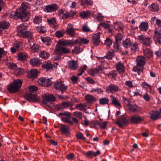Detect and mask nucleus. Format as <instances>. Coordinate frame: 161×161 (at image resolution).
I'll list each match as a JSON object with an SVG mask.
<instances>
[{"mask_svg":"<svg viewBox=\"0 0 161 161\" xmlns=\"http://www.w3.org/2000/svg\"><path fill=\"white\" fill-rule=\"evenodd\" d=\"M28 3H23L20 7L17 9L15 11H12L10 15V17L17 20L20 19L23 22H27L30 19L31 14L27 11Z\"/></svg>","mask_w":161,"mask_h":161,"instance_id":"obj_1","label":"nucleus"},{"mask_svg":"<svg viewBox=\"0 0 161 161\" xmlns=\"http://www.w3.org/2000/svg\"><path fill=\"white\" fill-rule=\"evenodd\" d=\"M70 52V50L62 46H56L54 52V60L57 61L60 59L63 54H68Z\"/></svg>","mask_w":161,"mask_h":161,"instance_id":"obj_2","label":"nucleus"},{"mask_svg":"<svg viewBox=\"0 0 161 161\" xmlns=\"http://www.w3.org/2000/svg\"><path fill=\"white\" fill-rule=\"evenodd\" d=\"M22 84V82L21 80L18 79L14 80L13 83L8 86V90L10 92L15 93L19 90Z\"/></svg>","mask_w":161,"mask_h":161,"instance_id":"obj_3","label":"nucleus"},{"mask_svg":"<svg viewBox=\"0 0 161 161\" xmlns=\"http://www.w3.org/2000/svg\"><path fill=\"white\" fill-rule=\"evenodd\" d=\"M123 46L126 49L130 48L131 51L132 53L136 52V50L138 48V45L136 42L132 43L130 38H127L124 41H123Z\"/></svg>","mask_w":161,"mask_h":161,"instance_id":"obj_4","label":"nucleus"},{"mask_svg":"<svg viewBox=\"0 0 161 161\" xmlns=\"http://www.w3.org/2000/svg\"><path fill=\"white\" fill-rule=\"evenodd\" d=\"M138 40L141 43L147 47H150L152 42L151 37H146L143 35L138 36Z\"/></svg>","mask_w":161,"mask_h":161,"instance_id":"obj_5","label":"nucleus"},{"mask_svg":"<svg viewBox=\"0 0 161 161\" xmlns=\"http://www.w3.org/2000/svg\"><path fill=\"white\" fill-rule=\"evenodd\" d=\"M53 86L55 89L62 93L65 92L68 88V86L65 85L64 82L61 80L56 81L54 84Z\"/></svg>","mask_w":161,"mask_h":161,"instance_id":"obj_6","label":"nucleus"},{"mask_svg":"<svg viewBox=\"0 0 161 161\" xmlns=\"http://www.w3.org/2000/svg\"><path fill=\"white\" fill-rule=\"evenodd\" d=\"M58 115L61 117L63 121L71 125H73V122L69 119L71 117V114L70 113L67 112L60 113Z\"/></svg>","mask_w":161,"mask_h":161,"instance_id":"obj_7","label":"nucleus"},{"mask_svg":"<svg viewBox=\"0 0 161 161\" xmlns=\"http://www.w3.org/2000/svg\"><path fill=\"white\" fill-rule=\"evenodd\" d=\"M153 38L156 42H158L159 44H161V28H156L154 31Z\"/></svg>","mask_w":161,"mask_h":161,"instance_id":"obj_8","label":"nucleus"},{"mask_svg":"<svg viewBox=\"0 0 161 161\" xmlns=\"http://www.w3.org/2000/svg\"><path fill=\"white\" fill-rule=\"evenodd\" d=\"M119 90V87L116 85L111 83L106 87V92L108 93H114Z\"/></svg>","mask_w":161,"mask_h":161,"instance_id":"obj_9","label":"nucleus"},{"mask_svg":"<svg viewBox=\"0 0 161 161\" xmlns=\"http://www.w3.org/2000/svg\"><path fill=\"white\" fill-rule=\"evenodd\" d=\"M24 97L27 100L30 102H36L39 100V98L37 95L31 93L25 94Z\"/></svg>","mask_w":161,"mask_h":161,"instance_id":"obj_10","label":"nucleus"},{"mask_svg":"<svg viewBox=\"0 0 161 161\" xmlns=\"http://www.w3.org/2000/svg\"><path fill=\"white\" fill-rule=\"evenodd\" d=\"M38 82L40 85L43 86H49L52 84V82L51 80L47 78H40L38 80Z\"/></svg>","mask_w":161,"mask_h":161,"instance_id":"obj_11","label":"nucleus"},{"mask_svg":"<svg viewBox=\"0 0 161 161\" xmlns=\"http://www.w3.org/2000/svg\"><path fill=\"white\" fill-rule=\"evenodd\" d=\"M114 123L117 125L119 127L123 128L124 126H127L128 125L129 121L125 117L122 116L120 119H118Z\"/></svg>","mask_w":161,"mask_h":161,"instance_id":"obj_12","label":"nucleus"},{"mask_svg":"<svg viewBox=\"0 0 161 161\" xmlns=\"http://www.w3.org/2000/svg\"><path fill=\"white\" fill-rule=\"evenodd\" d=\"M60 131L61 134L66 136H69L70 134V129L69 126L67 125L60 124Z\"/></svg>","mask_w":161,"mask_h":161,"instance_id":"obj_13","label":"nucleus"},{"mask_svg":"<svg viewBox=\"0 0 161 161\" xmlns=\"http://www.w3.org/2000/svg\"><path fill=\"white\" fill-rule=\"evenodd\" d=\"M55 97L52 94H45L44 96L43 103L44 104L47 105L48 102H51L55 100Z\"/></svg>","mask_w":161,"mask_h":161,"instance_id":"obj_14","label":"nucleus"},{"mask_svg":"<svg viewBox=\"0 0 161 161\" xmlns=\"http://www.w3.org/2000/svg\"><path fill=\"white\" fill-rule=\"evenodd\" d=\"M144 120L143 117L138 115H135L130 118V122L132 124H138Z\"/></svg>","mask_w":161,"mask_h":161,"instance_id":"obj_15","label":"nucleus"},{"mask_svg":"<svg viewBox=\"0 0 161 161\" xmlns=\"http://www.w3.org/2000/svg\"><path fill=\"white\" fill-rule=\"evenodd\" d=\"M75 30H76V29H74L73 25L70 23L68 25L66 32L69 36H74L76 35L75 31Z\"/></svg>","mask_w":161,"mask_h":161,"instance_id":"obj_16","label":"nucleus"},{"mask_svg":"<svg viewBox=\"0 0 161 161\" xmlns=\"http://www.w3.org/2000/svg\"><path fill=\"white\" fill-rule=\"evenodd\" d=\"M129 109L133 113L140 112L141 110V108L135 103L128 104Z\"/></svg>","mask_w":161,"mask_h":161,"instance_id":"obj_17","label":"nucleus"},{"mask_svg":"<svg viewBox=\"0 0 161 161\" xmlns=\"http://www.w3.org/2000/svg\"><path fill=\"white\" fill-rule=\"evenodd\" d=\"M110 97L111 98V104L120 109L121 108L122 105L118 98L113 95H110Z\"/></svg>","mask_w":161,"mask_h":161,"instance_id":"obj_18","label":"nucleus"},{"mask_svg":"<svg viewBox=\"0 0 161 161\" xmlns=\"http://www.w3.org/2000/svg\"><path fill=\"white\" fill-rule=\"evenodd\" d=\"M58 9V6L56 3H53L47 5L45 8L46 11L48 12H53L57 11Z\"/></svg>","mask_w":161,"mask_h":161,"instance_id":"obj_19","label":"nucleus"},{"mask_svg":"<svg viewBox=\"0 0 161 161\" xmlns=\"http://www.w3.org/2000/svg\"><path fill=\"white\" fill-rule=\"evenodd\" d=\"M116 71L120 74H123L125 72V67L121 62L117 63L116 64Z\"/></svg>","mask_w":161,"mask_h":161,"instance_id":"obj_20","label":"nucleus"},{"mask_svg":"<svg viewBox=\"0 0 161 161\" xmlns=\"http://www.w3.org/2000/svg\"><path fill=\"white\" fill-rule=\"evenodd\" d=\"M146 59L144 57L142 56H138L136 59V65L139 66H143L145 65Z\"/></svg>","mask_w":161,"mask_h":161,"instance_id":"obj_21","label":"nucleus"},{"mask_svg":"<svg viewBox=\"0 0 161 161\" xmlns=\"http://www.w3.org/2000/svg\"><path fill=\"white\" fill-rule=\"evenodd\" d=\"M100 33L98 32L94 34L92 37L93 43L94 45L97 46L99 45L100 42Z\"/></svg>","mask_w":161,"mask_h":161,"instance_id":"obj_22","label":"nucleus"},{"mask_svg":"<svg viewBox=\"0 0 161 161\" xmlns=\"http://www.w3.org/2000/svg\"><path fill=\"white\" fill-rule=\"evenodd\" d=\"M41 64V60L37 58H33L30 61V64L33 66H38Z\"/></svg>","mask_w":161,"mask_h":161,"instance_id":"obj_23","label":"nucleus"},{"mask_svg":"<svg viewBox=\"0 0 161 161\" xmlns=\"http://www.w3.org/2000/svg\"><path fill=\"white\" fill-rule=\"evenodd\" d=\"M42 67L47 71L53 70V65L50 62H44L42 65Z\"/></svg>","mask_w":161,"mask_h":161,"instance_id":"obj_24","label":"nucleus"},{"mask_svg":"<svg viewBox=\"0 0 161 161\" xmlns=\"http://www.w3.org/2000/svg\"><path fill=\"white\" fill-rule=\"evenodd\" d=\"M33 33L30 31H26L21 34L19 36L29 39L32 38Z\"/></svg>","mask_w":161,"mask_h":161,"instance_id":"obj_25","label":"nucleus"},{"mask_svg":"<svg viewBox=\"0 0 161 161\" xmlns=\"http://www.w3.org/2000/svg\"><path fill=\"white\" fill-rule=\"evenodd\" d=\"M27 26L24 24H22L19 25L17 27V35L19 36L24 31H26Z\"/></svg>","mask_w":161,"mask_h":161,"instance_id":"obj_26","label":"nucleus"},{"mask_svg":"<svg viewBox=\"0 0 161 161\" xmlns=\"http://www.w3.org/2000/svg\"><path fill=\"white\" fill-rule=\"evenodd\" d=\"M160 113L158 111H152L150 114V118L153 120H157L159 118Z\"/></svg>","mask_w":161,"mask_h":161,"instance_id":"obj_27","label":"nucleus"},{"mask_svg":"<svg viewBox=\"0 0 161 161\" xmlns=\"http://www.w3.org/2000/svg\"><path fill=\"white\" fill-rule=\"evenodd\" d=\"M68 66L69 68L73 70L76 69L78 67V63L74 60L69 61Z\"/></svg>","mask_w":161,"mask_h":161,"instance_id":"obj_28","label":"nucleus"},{"mask_svg":"<svg viewBox=\"0 0 161 161\" xmlns=\"http://www.w3.org/2000/svg\"><path fill=\"white\" fill-rule=\"evenodd\" d=\"M37 71L36 69H32L27 74L28 77L30 79H33L37 76Z\"/></svg>","mask_w":161,"mask_h":161,"instance_id":"obj_29","label":"nucleus"},{"mask_svg":"<svg viewBox=\"0 0 161 161\" xmlns=\"http://www.w3.org/2000/svg\"><path fill=\"white\" fill-rule=\"evenodd\" d=\"M140 31H146L148 28V23L145 22H142L139 26Z\"/></svg>","mask_w":161,"mask_h":161,"instance_id":"obj_30","label":"nucleus"},{"mask_svg":"<svg viewBox=\"0 0 161 161\" xmlns=\"http://www.w3.org/2000/svg\"><path fill=\"white\" fill-rule=\"evenodd\" d=\"M99 25L105 28L108 29L109 30V32H111V35H113V31L114 30L112 29L111 28L110 25L108 24L107 23L102 22L99 24Z\"/></svg>","mask_w":161,"mask_h":161,"instance_id":"obj_31","label":"nucleus"},{"mask_svg":"<svg viewBox=\"0 0 161 161\" xmlns=\"http://www.w3.org/2000/svg\"><path fill=\"white\" fill-rule=\"evenodd\" d=\"M39 55L42 58L46 59H48L50 57V54L47 52L44 51H41L40 52Z\"/></svg>","mask_w":161,"mask_h":161,"instance_id":"obj_32","label":"nucleus"},{"mask_svg":"<svg viewBox=\"0 0 161 161\" xmlns=\"http://www.w3.org/2000/svg\"><path fill=\"white\" fill-rule=\"evenodd\" d=\"M40 39L47 46H49L50 45L51 39L50 37L47 36L45 37L41 36Z\"/></svg>","mask_w":161,"mask_h":161,"instance_id":"obj_33","label":"nucleus"},{"mask_svg":"<svg viewBox=\"0 0 161 161\" xmlns=\"http://www.w3.org/2000/svg\"><path fill=\"white\" fill-rule=\"evenodd\" d=\"M114 52L113 50L108 51L106 53V55L104 57L108 59H111L114 56Z\"/></svg>","mask_w":161,"mask_h":161,"instance_id":"obj_34","label":"nucleus"},{"mask_svg":"<svg viewBox=\"0 0 161 161\" xmlns=\"http://www.w3.org/2000/svg\"><path fill=\"white\" fill-rule=\"evenodd\" d=\"M80 15L81 18L86 19L89 17L91 15L90 12L87 11H83L80 13Z\"/></svg>","mask_w":161,"mask_h":161,"instance_id":"obj_35","label":"nucleus"},{"mask_svg":"<svg viewBox=\"0 0 161 161\" xmlns=\"http://www.w3.org/2000/svg\"><path fill=\"white\" fill-rule=\"evenodd\" d=\"M144 54L146 57L150 58L153 56V53L150 49L147 48L144 50Z\"/></svg>","mask_w":161,"mask_h":161,"instance_id":"obj_36","label":"nucleus"},{"mask_svg":"<svg viewBox=\"0 0 161 161\" xmlns=\"http://www.w3.org/2000/svg\"><path fill=\"white\" fill-rule=\"evenodd\" d=\"M107 125V123L106 122H102L97 120L95 122L94 125L95 126L99 125L100 128L102 129H105L106 128Z\"/></svg>","mask_w":161,"mask_h":161,"instance_id":"obj_37","label":"nucleus"},{"mask_svg":"<svg viewBox=\"0 0 161 161\" xmlns=\"http://www.w3.org/2000/svg\"><path fill=\"white\" fill-rule=\"evenodd\" d=\"M18 57L19 60L21 61L25 60L27 59L28 55L25 53H20L18 54Z\"/></svg>","mask_w":161,"mask_h":161,"instance_id":"obj_38","label":"nucleus"},{"mask_svg":"<svg viewBox=\"0 0 161 161\" xmlns=\"http://www.w3.org/2000/svg\"><path fill=\"white\" fill-rule=\"evenodd\" d=\"M85 99L88 103H92L93 102H95L97 100L96 98L93 97L90 95H87L86 96Z\"/></svg>","mask_w":161,"mask_h":161,"instance_id":"obj_39","label":"nucleus"},{"mask_svg":"<svg viewBox=\"0 0 161 161\" xmlns=\"http://www.w3.org/2000/svg\"><path fill=\"white\" fill-rule=\"evenodd\" d=\"M13 46L18 51L21 50L23 48L22 43L20 42H15L13 44Z\"/></svg>","mask_w":161,"mask_h":161,"instance_id":"obj_40","label":"nucleus"},{"mask_svg":"<svg viewBox=\"0 0 161 161\" xmlns=\"http://www.w3.org/2000/svg\"><path fill=\"white\" fill-rule=\"evenodd\" d=\"M109 102V99L107 97L102 98L99 100V104L102 105L107 104Z\"/></svg>","mask_w":161,"mask_h":161,"instance_id":"obj_41","label":"nucleus"},{"mask_svg":"<svg viewBox=\"0 0 161 161\" xmlns=\"http://www.w3.org/2000/svg\"><path fill=\"white\" fill-rule=\"evenodd\" d=\"M47 21L48 24L51 26H56L57 22L56 21V19L55 18L53 17L49 19H47Z\"/></svg>","mask_w":161,"mask_h":161,"instance_id":"obj_42","label":"nucleus"},{"mask_svg":"<svg viewBox=\"0 0 161 161\" xmlns=\"http://www.w3.org/2000/svg\"><path fill=\"white\" fill-rule=\"evenodd\" d=\"M31 51L34 53L39 52H40V47L39 45L35 44L32 47H31Z\"/></svg>","mask_w":161,"mask_h":161,"instance_id":"obj_43","label":"nucleus"},{"mask_svg":"<svg viewBox=\"0 0 161 161\" xmlns=\"http://www.w3.org/2000/svg\"><path fill=\"white\" fill-rule=\"evenodd\" d=\"M86 107V105L85 103H80L76 105L75 108L79 110H82L85 109Z\"/></svg>","mask_w":161,"mask_h":161,"instance_id":"obj_44","label":"nucleus"},{"mask_svg":"<svg viewBox=\"0 0 161 161\" xmlns=\"http://www.w3.org/2000/svg\"><path fill=\"white\" fill-rule=\"evenodd\" d=\"M77 42L79 44L81 45L83 44H87L89 42V40L86 38H79L77 39Z\"/></svg>","mask_w":161,"mask_h":161,"instance_id":"obj_45","label":"nucleus"},{"mask_svg":"<svg viewBox=\"0 0 161 161\" xmlns=\"http://www.w3.org/2000/svg\"><path fill=\"white\" fill-rule=\"evenodd\" d=\"M150 8L151 10L153 12H157L159 9L158 4L155 3L152 4Z\"/></svg>","mask_w":161,"mask_h":161,"instance_id":"obj_46","label":"nucleus"},{"mask_svg":"<svg viewBox=\"0 0 161 161\" xmlns=\"http://www.w3.org/2000/svg\"><path fill=\"white\" fill-rule=\"evenodd\" d=\"M9 23L8 22L3 21L0 23V28L3 29H5L8 28Z\"/></svg>","mask_w":161,"mask_h":161,"instance_id":"obj_47","label":"nucleus"},{"mask_svg":"<svg viewBox=\"0 0 161 161\" xmlns=\"http://www.w3.org/2000/svg\"><path fill=\"white\" fill-rule=\"evenodd\" d=\"M42 17L39 16H36L34 18L33 22L34 24H39L42 22Z\"/></svg>","mask_w":161,"mask_h":161,"instance_id":"obj_48","label":"nucleus"},{"mask_svg":"<svg viewBox=\"0 0 161 161\" xmlns=\"http://www.w3.org/2000/svg\"><path fill=\"white\" fill-rule=\"evenodd\" d=\"M81 3L80 5L83 6L85 4L88 5H92L93 4V2L91 0H81Z\"/></svg>","mask_w":161,"mask_h":161,"instance_id":"obj_49","label":"nucleus"},{"mask_svg":"<svg viewBox=\"0 0 161 161\" xmlns=\"http://www.w3.org/2000/svg\"><path fill=\"white\" fill-rule=\"evenodd\" d=\"M90 92L93 93L96 95H97L101 93L103 91L102 89L100 88H97L96 89L92 88L90 91Z\"/></svg>","mask_w":161,"mask_h":161,"instance_id":"obj_50","label":"nucleus"},{"mask_svg":"<svg viewBox=\"0 0 161 161\" xmlns=\"http://www.w3.org/2000/svg\"><path fill=\"white\" fill-rule=\"evenodd\" d=\"M65 33V32L63 31H58L55 32V36L58 38L62 37L64 36Z\"/></svg>","mask_w":161,"mask_h":161,"instance_id":"obj_51","label":"nucleus"},{"mask_svg":"<svg viewBox=\"0 0 161 161\" xmlns=\"http://www.w3.org/2000/svg\"><path fill=\"white\" fill-rule=\"evenodd\" d=\"M114 28L117 30L120 31L123 29V26L122 25L118 23H114Z\"/></svg>","mask_w":161,"mask_h":161,"instance_id":"obj_52","label":"nucleus"},{"mask_svg":"<svg viewBox=\"0 0 161 161\" xmlns=\"http://www.w3.org/2000/svg\"><path fill=\"white\" fill-rule=\"evenodd\" d=\"M25 43L28 45L30 46V48L31 47H32L35 44V41L32 38L28 39L27 40L25 41Z\"/></svg>","mask_w":161,"mask_h":161,"instance_id":"obj_53","label":"nucleus"},{"mask_svg":"<svg viewBox=\"0 0 161 161\" xmlns=\"http://www.w3.org/2000/svg\"><path fill=\"white\" fill-rule=\"evenodd\" d=\"M107 75L109 78H114L117 76V73L116 70H114L107 74Z\"/></svg>","mask_w":161,"mask_h":161,"instance_id":"obj_54","label":"nucleus"},{"mask_svg":"<svg viewBox=\"0 0 161 161\" xmlns=\"http://www.w3.org/2000/svg\"><path fill=\"white\" fill-rule=\"evenodd\" d=\"M88 73L90 75L93 76L97 75L98 73L97 68L91 69L89 71Z\"/></svg>","mask_w":161,"mask_h":161,"instance_id":"obj_55","label":"nucleus"},{"mask_svg":"<svg viewBox=\"0 0 161 161\" xmlns=\"http://www.w3.org/2000/svg\"><path fill=\"white\" fill-rule=\"evenodd\" d=\"M78 44L77 42V39L75 40H68V46H72Z\"/></svg>","mask_w":161,"mask_h":161,"instance_id":"obj_56","label":"nucleus"},{"mask_svg":"<svg viewBox=\"0 0 161 161\" xmlns=\"http://www.w3.org/2000/svg\"><path fill=\"white\" fill-rule=\"evenodd\" d=\"M37 30L41 33H44L46 31V29L45 27L39 26L37 27Z\"/></svg>","mask_w":161,"mask_h":161,"instance_id":"obj_57","label":"nucleus"},{"mask_svg":"<svg viewBox=\"0 0 161 161\" xmlns=\"http://www.w3.org/2000/svg\"><path fill=\"white\" fill-rule=\"evenodd\" d=\"M61 105L63 108H65L68 107H71L73 106L72 103L69 101L63 102L61 103Z\"/></svg>","mask_w":161,"mask_h":161,"instance_id":"obj_58","label":"nucleus"},{"mask_svg":"<svg viewBox=\"0 0 161 161\" xmlns=\"http://www.w3.org/2000/svg\"><path fill=\"white\" fill-rule=\"evenodd\" d=\"M76 136L78 139H81L84 141L86 140V138L83 137V134L80 132H77L76 133Z\"/></svg>","mask_w":161,"mask_h":161,"instance_id":"obj_59","label":"nucleus"},{"mask_svg":"<svg viewBox=\"0 0 161 161\" xmlns=\"http://www.w3.org/2000/svg\"><path fill=\"white\" fill-rule=\"evenodd\" d=\"M93 151H89L86 153H83V154L87 158H92L93 156Z\"/></svg>","mask_w":161,"mask_h":161,"instance_id":"obj_60","label":"nucleus"},{"mask_svg":"<svg viewBox=\"0 0 161 161\" xmlns=\"http://www.w3.org/2000/svg\"><path fill=\"white\" fill-rule=\"evenodd\" d=\"M112 41L109 38H106L105 40L104 44L107 47H109L112 45Z\"/></svg>","mask_w":161,"mask_h":161,"instance_id":"obj_61","label":"nucleus"},{"mask_svg":"<svg viewBox=\"0 0 161 161\" xmlns=\"http://www.w3.org/2000/svg\"><path fill=\"white\" fill-rule=\"evenodd\" d=\"M123 36L120 33H118L115 36V40L116 42H119L122 40L123 39Z\"/></svg>","mask_w":161,"mask_h":161,"instance_id":"obj_62","label":"nucleus"},{"mask_svg":"<svg viewBox=\"0 0 161 161\" xmlns=\"http://www.w3.org/2000/svg\"><path fill=\"white\" fill-rule=\"evenodd\" d=\"M139 66H135L133 69V71L135 72H137L138 75H140L141 72L142 71V69L141 68H139Z\"/></svg>","mask_w":161,"mask_h":161,"instance_id":"obj_63","label":"nucleus"},{"mask_svg":"<svg viewBox=\"0 0 161 161\" xmlns=\"http://www.w3.org/2000/svg\"><path fill=\"white\" fill-rule=\"evenodd\" d=\"M81 52V49L79 47H75L74 49L72 50V53L79 54Z\"/></svg>","mask_w":161,"mask_h":161,"instance_id":"obj_64","label":"nucleus"}]
</instances>
